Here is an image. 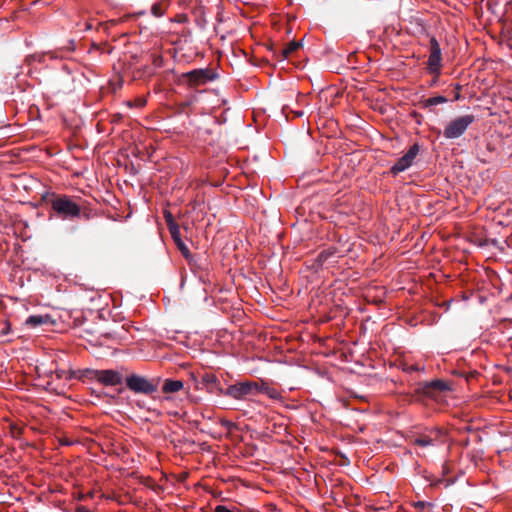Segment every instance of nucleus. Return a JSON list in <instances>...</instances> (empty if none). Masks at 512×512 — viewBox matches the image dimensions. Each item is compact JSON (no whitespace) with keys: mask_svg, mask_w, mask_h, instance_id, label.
<instances>
[{"mask_svg":"<svg viewBox=\"0 0 512 512\" xmlns=\"http://www.w3.org/2000/svg\"><path fill=\"white\" fill-rule=\"evenodd\" d=\"M94 497V492L93 491H90L88 493L85 494V498H90L92 499Z\"/></svg>","mask_w":512,"mask_h":512,"instance_id":"obj_26","label":"nucleus"},{"mask_svg":"<svg viewBox=\"0 0 512 512\" xmlns=\"http://www.w3.org/2000/svg\"><path fill=\"white\" fill-rule=\"evenodd\" d=\"M427 71L438 78L442 69V51L435 37L430 38L429 57L426 63Z\"/></svg>","mask_w":512,"mask_h":512,"instance_id":"obj_5","label":"nucleus"},{"mask_svg":"<svg viewBox=\"0 0 512 512\" xmlns=\"http://www.w3.org/2000/svg\"><path fill=\"white\" fill-rule=\"evenodd\" d=\"M404 371L411 373V372H418V371H424V366H420L419 364H410L405 365Z\"/></svg>","mask_w":512,"mask_h":512,"instance_id":"obj_20","label":"nucleus"},{"mask_svg":"<svg viewBox=\"0 0 512 512\" xmlns=\"http://www.w3.org/2000/svg\"><path fill=\"white\" fill-rule=\"evenodd\" d=\"M201 384L211 394L224 395L225 390L221 387L220 381L215 374L205 373L201 378Z\"/></svg>","mask_w":512,"mask_h":512,"instance_id":"obj_11","label":"nucleus"},{"mask_svg":"<svg viewBox=\"0 0 512 512\" xmlns=\"http://www.w3.org/2000/svg\"><path fill=\"white\" fill-rule=\"evenodd\" d=\"M319 258L322 260L324 258V252L319 254Z\"/></svg>","mask_w":512,"mask_h":512,"instance_id":"obj_33","label":"nucleus"},{"mask_svg":"<svg viewBox=\"0 0 512 512\" xmlns=\"http://www.w3.org/2000/svg\"><path fill=\"white\" fill-rule=\"evenodd\" d=\"M475 119L473 114H465L452 119L445 126L443 137L446 139H457L461 137Z\"/></svg>","mask_w":512,"mask_h":512,"instance_id":"obj_3","label":"nucleus"},{"mask_svg":"<svg viewBox=\"0 0 512 512\" xmlns=\"http://www.w3.org/2000/svg\"><path fill=\"white\" fill-rule=\"evenodd\" d=\"M170 234H171V237L174 240L175 244L177 245L178 249L181 251L182 255L189 261L190 264H192L193 257L190 254L188 247L185 245V243L181 239L179 225L171 226Z\"/></svg>","mask_w":512,"mask_h":512,"instance_id":"obj_12","label":"nucleus"},{"mask_svg":"<svg viewBox=\"0 0 512 512\" xmlns=\"http://www.w3.org/2000/svg\"><path fill=\"white\" fill-rule=\"evenodd\" d=\"M456 89L459 91L461 89V86L459 84H457Z\"/></svg>","mask_w":512,"mask_h":512,"instance_id":"obj_34","label":"nucleus"},{"mask_svg":"<svg viewBox=\"0 0 512 512\" xmlns=\"http://www.w3.org/2000/svg\"><path fill=\"white\" fill-rule=\"evenodd\" d=\"M11 332L10 322L6 319L0 320V337L9 335Z\"/></svg>","mask_w":512,"mask_h":512,"instance_id":"obj_19","label":"nucleus"},{"mask_svg":"<svg viewBox=\"0 0 512 512\" xmlns=\"http://www.w3.org/2000/svg\"><path fill=\"white\" fill-rule=\"evenodd\" d=\"M258 383L254 381L238 382L230 385L224 391V396L231 397L235 400H244L249 395H256Z\"/></svg>","mask_w":512,"mask_h":512,"instance_id":"obj_6","label":"nucleus"},{"mask_svg":"<svg viewBox=\"0 0 512 512\" xmlns=\"http://www.w3.org/2000/svg\"><path fill=\"white\" fill-rule=\"evenodd\" d=\"M419 151H420L419 144L414 143L412 146H410L408 151L402 157H400L396 161V163L391 167L390 173L393 176H396L399 173L404 172L408 168H410L413 165L414 160L416 159L417 155L419 154Z\"/></svg>","mask_w":512,"mask_h":512,"instance_id":"obj_7","label":"nucleus"},{"mask_svg":"<svg viewBox=\"0 0 512 512\" xmlns=\"http://www.w3.org/2000/svg\"><path fill=\"white\" fill-rule=\"evenodd\" d=\"M145 104H146V100L145 99H138L136 101V103H135V106L141 108V107L145 106Z\"/></svg>","mask_w":512,"mask_h":512,"instance_id":"obj_24","label":"nucleus"},{"mask_svg":"<svg viewBox=\"0 0 512 512\" xmlns=\"http://www.w3.org/2000/svg\"><path fill=\"white\" fill-rule=\"evenodd\" d=\"M84 376L92 381H97L104 386H116L123 382V373L121 370L114 369H86Z\"/></svg>","mask_w":512,"mask_h":512,"instance_id":"obj_2","label":"nucleus"},{"mask_svg":"<svg viewBox=\"0 0 512 512\" xmlns=\"http://www.w3.org/2000/svg\"><path fill=\"white\" fill-rule=\"evenodd\" d=\"M169 7V0H159L151 7V14L155 17H162Z\"/></svg>","mask_w":512,"mask_h":512,"instance_id":"obj_16","label":"nucleus"},{"mask_svg":"<svg viewBox=\"0 0 512 512\" xmlns=\"http://www.w3.org/2000/svg\"><path fill=\"white\" fill-rule=\"evenodd\" d=\"M302 114H303L302 112H297L298 116H302Z\"/></svg>","mask_w":512,"mask_h":512,"instance_id":"obj_35","label":"nucleus"},{"mask_svg":"<svg viewBox=\"0 0 512 512\" xmlns=\"http://www.w3.org/2000/svg\"><path fill=\"white\" fill-rule=\"evenodd\" d=\"M223 425L226 427H230L232 425V423L230 421H225V422H223Z\"/></svg>","mask_w":512,"mask_h":512,"instance_id":"obj_31","label":"nucleus"},{"mask_svg":"<svg viewBox=\"0 0 512 512\" xmlns=\"http://www.w3.org/2000/svg\"><path fill=\"white\" fill-rule=\"evenodd\" d=\"M302 45L301 41H292L290 42L283 50L282 54L285 58H287L291 53L295 52Z\"/></svg>","mask_w":512,"mask_h":512,"instance_id":"obj_18","label":"nucleus"},{"mask_svg":"<svg viewBox=\"0 0 512 512\" xmlns=\"http://www.w3.org/2000/svg\"><path fill=\"white\" fill-rule=\"evenodd\" d=\"M258 393H263L273 400L282 399V395L277 389L269 386L268 384H266L264 382L262 384H258V389L256 390V394H258Z\"/></svg>","mask_w":512,"mask_h":512,"instance_id":"obj_13","label":"nucleus"},{"mask_svg":"<svg viewBox=\"0 0 512 512\" xmlns=\"http://www.w3.org/2000/svg\"><path fill=\"white\" fill-rule=\"evenodd\" d=\"M127 388L134 393L152 394L158 389V381L149 380L138 374H131L125 378Z\"/></svg>","mask_w":512,"mask_h":512,"instance_id":"obj_4","label":"nucleus"},{"mask_svg":"<svg viewBox=\"0 0 512 512\" xmlns=\"http://www.w3.org/2000/svg\"><path fill=\"white\" fill-rule=\"evenodd\" d=\"M196 100L195 96H192L189 100L182 103L183 106L191 105Z\"/></svg>","mask_w":512,"mask_h":512,"instance_id":"obj_25","label":"nucleus"},{"mask_svg":"<svg viewBox=\"0 0 512 512\" xmlns=\"http://www.w3.org/2000/svg\"><path fill=\"white\" fill-rule=\"evenodd\" d=\"M184 383L181 380L166 379L162 386L163 393H175L182 390Z\"/></svg>","mask_w":512,"mask_h":512,"instance_id":"obj_15","label":"nucleus"},{"mask_svg":"<svg viewBox=\"0 0 512 512\" xmlns=\"http://www.w3.org/2000/svg\"><path fill=\"white\" fill-rule=\"evenodd\" d=\"M460 99V93L457 92L456 94H454V100H459Z\"/></svg>","mask_w":512,"mask_h":512,"instance_id":"obj_32","label":"nucleus"},{"mask_svg":"<svg viewBox=\"0 0 512 512\" xmlns=\"http://www.w3.org/2000/svg\"><path fill=\"white\" fill-rule=\"evenodd\" d=\"M85 29L86 30H91L92 29V24L87 22L86 26H85Z\"/></svg>","mask_w":512,"mask_h":512,"instance_id":"obj_30","label":"nucleus"},{"mask_svg":"<svg viewBox=\"0 0 512 512\" xmlns=\"http://www.w3.org/2000/svg\"><path fill=\"white\" fill-rule=\"evenodd\" d=\"M56 373H57V377L58 378H62V377H64L65 371H63V370L62 371H57Z\"/></svg>","mask_w":512,"mask_h":512,"instance_id":"obj_27","label":"nucleus"},{"mask_svg":"<svg viewBox=\"0 0 512 512\" xmlns=\"http://www.w3.org/2000/svg\"><path fill=\"white\" fill-rule=\"evenodd\" d=\"M214 512H235L234 510L229 509L228 507L224 505H217L214 508Z\"/></svg>","mask_w":512,"mask_h":512,"instance_id":"obj_22","label":"nucleus"},{"mask_svg":"<svg viewBox=\"0 0 512 512\" xmlns=\"http://www.w3.org/2000/svg\"><path fill=\"white\" fill-rule=\"evenodd\" d=\"M182 78L185 79L190 86H198L215 80L217 78V74L208 68L194 69L183 73Z\"/></svg>","mask_w":512,"mask_h":512,"instance_id":"obj_8","label":"nucleus"},{"mask_svg":"<svg viewBox=\"0 0 512 512\" xmlns=\"http://www.w3.org/2000/svg\"><path fill=\"white\" fill-rule=\"evenodd\" d=\"M444 432L442 429L435 428L429 431L427 434H421L413 440L415 445L421 447L434 446L437 442H440Z\"/></svg>","mask_w":512,"mask_h":512,"instance_id":"obj_10","label":"nucleus"},{"mask_svg":"<svg viewBox=\"0 0 512 512\" xmlns=\"http://www.w3.org/2000/svg\"><path fill=\"white\" fill-rule=\"evenodd\" d=\"M50 316L49 315H30L26 321H25V324L28 326V327H31V328H36V327H39L43 324H48L50 323Z\"/></svg>","mask_w":512,"mask_h":512,"instance_id":"obj_14","label":"nucleus"},{"mask_svg":"<svg viewBox=\"0 0 512 512\" xmlns=\"http://www.w3.org/2000/svg\"><path fill=\"white\" fill-rule=\"evenodd\" d=\"M165 220H166V224L168 226V229H169V232L171 231V226L173 225H178L175 221H174V218L172 216V214L170 212H166L165 213Z\"/></svg>","mask_w":512,"mask_h":512,"instance_id":"obj_21","label":"nucleus"},{"mask_svg":"<svg viewBox=\"0 0 512 512\" xmlns=\"http://www.w3.org/2000/svg\"><path fill=\"white\" fill-rule=\"evenodd\" d=\"M77 499H78L79 501H83L84 499H86V498H85V494H79V495L77 496Z\"/></svg>","mask_w":512,"mask_h":512,"instance_id":"obj_29","label":"nucleus"},{"mask_svg":"<svg viewBox=\"0 0 512 512\" xmlns=\"http://www.w3.org/2000/svg\"><path fill=\"white\" fill-rule=\"evenodd\" d=\"M426 503L425 502H422V501H419L416 503V507H425Z\"/></svg>","mask_w":512,"mask_h":512,"instance_id":"obj_28","label":"nucleus"},{"mask_svg":"<svg viewBox=\"0 0 512 512\" xmlns=\"http://www.w3.org/2000/svg\"><path fill=\"white\" fill-rule=\"evenodd\" d=\"M448 101V99L444 96L438 95L435 97H430L422 101V106L424 108H429L438 104H444Z\"/></svg>","mask_w":512,"mask_h":512,"instance_id":"obj_17","label":"nucleus"},{"mask_svg":"<svg viewBox=\"0 0 512 512\" xmlns=\"http://www.w3.org/2000/svg\"><path fill=\"white\" fill-rule=\"evenodd\" d=\"M51 207L61 219H74L81 215L80 206L67 195H59L51 200Z\"/></svg>","mask_w":512,"mask_h":512,"instance_id":"obj_1","label":"nucleus"},{"mask_svg":"<svg viewBox=\"0 0 512 512\" xmlns=\"http://www.w3.org/2000/svg\"><path fill=\"white\" fill-rule=\"evenodd\" d=\"M447 390H449L448 384L440 379H435L430 382H420L416 388L417 393L428 397H434L435 392H443Z\"/></svg>","mask_w":512,"mask_h":512,"instance_id":"obj_9","label":"nucleus"},{"mask_svg":"<svg viewBox=\"0 0 512 512\" xmlns=\"http://www.w3.org/2000/svg\"><path fill=\"white\" fill-rule=\"evenodd\" d=\"M75 512H92V511H90L86 506L78 505L75 508Z\"/></svg>","mask_w":512,"mask_h":512,"instance_id":"obj_23","label":"nucleus"}]
</instances>
